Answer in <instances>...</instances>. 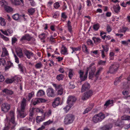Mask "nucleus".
<instances>
[{
  "label": "nucleus",
  "instance_id": "obj_58",
  "mask_svg": "<svg viewBox=\"0 0 130 130\" xmlns=\"http://www.w3.org/2000/svg\"><path fill=\"white\" fill-rule=\"evenodd\" d=\"M112 30L111 27L109 25H108L106 26V30L108 33H109Z\"/></svg>",
  "mask_w": 130,
  "mask_h": 130
},
{
  "label": "nucleus",
  "instance_id": "obj_26",
  "mask_svg": "<svg viewBox=\"0 0 130 130\" xmlns=\"http://www.w3.org/2000/svg\"><path fill=\"white\" fill-rule=\"evenodd\" d=\"M45 94V92L42 90H39L37 92V96L38 97L44 96Z\"/></svg>",
  "mask_w": 130,
  "mask_h": 130
},
{
  "label": "nucleus",
  "instance_id": "obj_53",
  "mask_svg": "<svg viewBox=\"0 0 130 130\" xmlns=\"http://www.w3.org/2000/svg\"><path fill=\"white\" fill-rule=\"evenodd\" d=\"M82 49L83 51L84 52L88 53V52L87 47L85 45L83 44V45Z\"/></svg>",
  "mask_w": 130,
  "mask_h": 130
},
{
  "label": "nucleus",
  "instance_id": "obj_64",
  "mask_svg": "<svg viewBox=\"0 0 130 130\" xmlns=\"http://www.w3.org/2000/svg\"><path fill=\"white\" fill-rule=\"evenodd\" d=\"M102 47L103 49V51H104V52H107L109 50V48L107 46H102Z\"/></svg>",
  "mask_w": 130,
  "mask_h": 130
},
{
  "label": "nucleus",
  "instance_id": "obj_39",
  "mask_svg": "<svg viewBox=\"0 0 130 130\" xmlns=\"http://www.w3.org/2000/svg\"><path fill=\"white\" fill-rule=\"evenodd\" d=\"M8 55V51L6 48L3 50L1 56L2 57H5Z\"/></svg>",
  "mask_w": 130,
  "mask_h": 130
},
{
  "label": "nucleus",
  "instance_id": "obj_34",
  "mask_svg": "<svg viewBox=\"0 0 130 130\" xmlns=\"http://www.w3.org/2000/svg\"><path fill=\"white\" fill-rule=\"evenodd\" d=\"M34 8H31L28 9V14L30 15H32L33 14L35 11Z\"/></svg>",
  "mask_w": 130,
  "mask_h": 130
},
{
  "label": "nucleus",
  "instance_id": "obj_5",
  "mask_svg": "<svg viewBox=\"0 0 130 130\" xmlns=\"http://www.w3.org/2000/svg\"><path fill=\"white\" fill-rule=\"evenodd\" d=\"M74 119V116L73 115L68 114L65 117L64 122L65 124L67 125L72 123Z\"/></svg>",
  "mask_w": 130,
  "mask_h": 130
},
{
  "label": "nucleus",
  "instance_id": "obj_3",
  "mask_svg": "<svg viewBox=\"0 0 130 130\" xmlns=\"http://www.w3.org/2000/svg\"><path fill=\"white\" fill-rule=\"evenodd\" d=\"M35 111L36 112L40 113H43V110L41 108H33L32 110L30 111L29 117H28V120L30 121H32V120L34 119V112Z\"/></svg>",
  "mask_w": 130,
  "mask_h": 130
},
{
  "label": "nucleus",
  "instance_id": "obj_9",
  "mask_svg": "<svg viewBox=\"0 0 130 130\" xmlns=\"http://www.w3.org/2000/svg\"><path fill=\"white\" fill-rule=\"evenodd\" d=\"M47 95L49 97H54L55 96V90L51 87L48 88L46 90Z\"/></svg>",
  "mask_w": 130,
  "mask_h": 130
},
{
  "label": "nucleus",
  "instance_id": "obj_56",
  "mask_svg": "<svg viewBox=\"0 0 130 130\" xmlns=\"http://www.w3.org/2000/svg\"><path fill=\"white\" fill-rule=\"evenodd\" d=\"M17 54L18 56L20 58H22L23 57L22 51L21 50L19 51V52H17Z\"/></svg>",
  "mask_w": 130,
  "mask_h": 130
},
{
  "label": "nucleus",
  "instance_id": "obj_48",
  "mask_svg": "<svg viewBox=\"0 0 130 130\" xmlns=\"http://www.w3.org/2000/svg\"><path fill=\"white\" fill-rule=\"evenodd\" d=\"M121 119L122 120H130V116H123L121 117Z\"/></svg>",
  "mask_w": 130,
  "mask_h": 130
},
{
  "label": "nucleus",
  "instance_id": "obj_61",
  "mask_svg": "<svg viewBox=\"0 0 130 130\" xmlns=\"http://www.w3.org/2000/svg\"><path fill=\"white\" fill-rule=\"evenodd\" d=\"M69 87L70 88L73 89L75 87V85L74 84V82H70L69 83Z\"/></svg>",
  "mask_w": 130,
  "mask_h": 130
},
{
  "label": "nucleus",
  "instance_id": "obj_8",
  "mask_svg": "<svg viewBox=\"0 0 130 130\" xmlns=\"http://www.w3.org/2000/svg\"><path fill=\"white\" fill-rule=\"evenodd\" d=\"M9 115L10 118V121L13 125L11 128L12 129H13L14 128L16 125V123L15 121L14 113V112L12 111H10L9 113Z\"/></svg>",
  "mask_w": 130,
  "mask_h": 130
},
{
  "label": "nucleus",
  "instance_id": "obj_51",
  "mask_svg": "<svg viewBox=\"0 0 130 130\" xmlns=\"http://www.w3.org/2000/svg\"><path fill=\"white\" fill-rule=\"evenodd\" d=\"M94 74V72L93 71L91 70L89 73V79L91 78L93 76Z\"/></svg>",
  "mask_w": 130,
  "mask_h": 130
},
{
  "label": "nucleus",
  "instance_id": "obj_54",
  "mask_svg": "<svg viewBox=\"0 0 130 130\" xmlns=\"http://www.w3.org/2000/svg\"><path fill=\"white\" fill-rule=\"evenodd\" d=\"M18 67L20 71L22 72H23L24 71V67L23 65L21 64H18Z\"/></svg>",
  "mask_w": 130,
  "mask_h": 130
},
{
  "label": "nucleus",
  "instance_id": "obj_46",
  "mask_svg": "<svg viewBox=\"0 0 130 130\" xmlns=\"http://www.w3.org/2000/svg\"><path fill=\"white\" fill-rule=\"evenodd\" d=\"M72 106L70 105H68L66 106L64 108H63V109L64 110L65 112L66 113L67 112Z\"/></svg>",
  "mask_w": 130,
  "mask_h": 130
},
{
  "label": "nucleus",
  "instance_id": "obj_40",
  "mask_svg": "<svg viewBox=\"0 0 130 130\" xmlns=\"http://www.w3.org/2000/svg\"><path fill=\"white\" fill-rule=\"evenodd\" d=\"M106 60L103 61L101 60H99L98 62V64L101 66H105L106 64Z\"/></svg>",
  "mask_w": 130,
  "mask_h": 130
},
{
  "label": "nucleus",
  "instance_id": "obj_7",
  "mask_svg": "<svg viewBox=\"0 0 130 130\" xmlns=\"http://www.w3.org/2000/svg\"><path fill=\"white\" fill-rule=\"evenodd\" d=\"M119 66V64L117 63L111 65L109 68V72L111 74L115 73L117 71Z\"/></svg>",
  "mask_w": 130,
  "mask_h": 130
},
{
  "label": "nucleus",
  "instance_id": "obj_2",
  "mask_svg": "<svg viewBox=\"0 0 130 130\" xmlns=\"http://www.w3.org/2000/svg\"><path fill=\"white\" fill-rule=\"evenodd\" d=\"M31 40L34 42L36 39L35 38L31 37L29 35L26 34L22 37L20 39V41L22 44L27 43V41H29Z\"/></svg>",
  "mask_w": 130,
  "mask_h": 130
},
{
  "label": "nucleus",
  "instance_id": "obj_38",
  "mask_svg": "<svg viewBox=\"0 0 130 130\" xmlns=\"http://www.w3.org/2000/svg\"><path fill=\"white\" fill-rule=\"evenodd\" d=\"M64 75L62 74H59L56 77V79L59 81L63 80V78L64 77Z\"/></svg>",
  "mask_w": 130,
  "mask_h": 130
},
{
  "label": "nucleus",
  "instance_id": "obj_11",
  "mask_svg": "<svg viewBox=\"0 0 130 130\" xmlns=\"http://www.w3.org/2000/svg\"><path fill=\"white\" fill-rule=\"evenodd\" d=\"M76 98L73 96H69L68 98L67 101L68 105H70L72 106L73 105V103L76 100Z\"/></svg>",
  "mask_w": 130,
  "mask_h": 130
},
{
  "label": "nucleus",
  "instance_id": "obj_33",
  "mask_svg": "<svg viewBox=\"0 0 130 130\" xmlns=\"http://www.w3.org/2000/svg\"><path fill=\"white\" fill-rule=\"evenodd\" d=\"M103 68L102 67L100 68L95 74L94 75L95 76L96 78L97 79L98 78L99 76L100 73L102 71Z\"/></svg>",
  "mask_w": 130,
  "mask_h": 130
},
{
  "label": "nucleus",
  "instance_id": "obj_25",
  "mask_svg": "<svg viewBox=\"0 0 130 130\" xmlns=\"http://www.w3.org/2000/svg\"><path fill=\"white\" fill-rule=\"evenodd\" d=\"M71 48L72 51L71 52L72 54H73L74 53H76V51H80L81 49V47L79 46L77 47H72Z\"/></svg>",
  "mask_w": 130,
  "mask_h": 130
},
{
  "label": "nucleus",
  "instance_id": "obj_10",
  "mask_svg": "<svg viewBox=\"0 0 130 130\" xmlns=\"http://www.w3.org/2000/svg\"><path fill=\"white\" fill-rule=\"evenodd\" d=\"M93 92L91 90H89L84 93L82 97V99L83 100H85L88 99L93 94Z\"/></svg>",
  "mask_w": 130,
  "mask_h": 130
},
{
  "label": "nucleus",
  "instance_id": "obj_31",
  "mask_svg": "<svg viewBox=\"0 0 130 130\" xmlns=\"http://www.w3.org/2000/svg\"><path fill=\"white\" fill-rule=\"evenodd\" d=\"M52 111L51 110H49L44 114V117H48L52 115Z\"/></svg>",
  "mask_w": 130,
  "mask_h": 130
},
{
  "label": "nucleus",
  "instance_id": "obj_60",
  "mask_svg": "<svg viewBox=\"0 0 130 130\" xmlns=\"http://www.w3.org/2000/svg\"><path fill=\"white\" fill-rule=\"evenodd\" d=\"M17 39L15 37L12 38V44L13 45L17 41Z\"/></svg>",
  "mask_w": 130,
  "mask_h": 130
},
{
  "label": "nucleus",
  "instance_id": "obj_23",
  "mask_svg": "<svg viewBox=\"0 0 130 130\" xmlns=\"http://www.w3.org/2000/svg\"><path fill=\"white\" fill-rule=\"evenodd\" d=\"M25 110H22L20 109L19 111V115L21 118H24L26 116V114L25 112Z\"/></svg>",
  "mask_w": 130,
  "mask_h": 130
},
{
  "label": "nucleus",
  "instance_id": "obj_36",
  "mask_svg": "<svg viewBox=\"0 0 130 130\" xmlns=\"http://www.w3.org/2000/svg\"><path fill=\"white\" fill-rule=\"evenodd\" d=\"M100 26L98 23L94 24L93 25V28L95 31H97L99 29Z\"/></svg>",
  "mask_w": 130,
  "mask_h": 130
},
{
  "label": "nucleus",
  "instance_id": "obj_57",
  "mask_svg": "<svg viewBox=\"0 0 130 130\" xmlns=\"http://www.w3.org/2000/svg\"><path fill=\"white\" fill-rule=\"evenodd\" d=\"M34 95V91H32L31 92L29 93L28 96L29 98L28 100H30Z\"/></svg>",
  "mask_w": 130,
  "mask_h": 130
},
{
  "label": "nucleus",
  "instance_id": "obj_19",
  "mask_svg": "<svg viewBox=\"0 0 130 130\" xmlns=\"http://www.w3.org/2000/svg\"><path fill=\"white\" fill-rule=\"evenodd\" d=\"M113 8L114 12L117 14L120 12L121 8L118 4L116 6H114Z\"/></svg>",
  "mask_w": 130,
  "mask_h": 130
},
{
  "label": "nucleus",
  "instance_id": "obj_41",
  "mask_svg": "<svg viewBox=\"0 0 130 130\" xmlns=\"http://www.w3.org/2000/svg\"><path fill=\"white\" fill-rule=\"evenodd\" d=\"M36 122L37 123H40L43 121L44 118L41 116H37L36 118Z\"/></svg>",
  "mask_w": 130,
  "mask_h": 130
},
{
  "label": "nucleus",
  "instance_id": "obj_12",
  "mask_svg": "<svg viewBox=\"0 0 130 130\" xmlns=\"http://www.w3.org/2000/svg\"><path fill=\"white\" fill-rule=\"evenodd\" d=\"M27 100L24 98H23L20 103V109L22 110H25L27 106L26 102Z\"/></svg>",
  "mask_w": 130,
  "mask_h": 130
},
{
  "label": "nucleus",
  "instance_id": "obj_50",
  "mask_svg": "<svg viewBox=\"0 0 130 130\" xmlns=\"http://www.w3.org/2000/svg\"><path fill=\"white\" fill-rule=\"evenodd\" d=\"M0 4L2 6L5 7V6H7V3L5 0H2L0 1Z\"/></svg>",
  "mask_w": 130,
  "mask_h": 130
},
{
  "label": "nucleus",
  "instance_id": "obj_17",
  "mask_svg": "<svg viewBox=\"0 0 130 130\" xmlns=\"http://www.w3.org/2000/svg\"><path fill=\"white\" fill-rule=\"evenodd\" d=\"M24 53L28 59H30L31 57L33 56L34 55L32 52L29 51L27 50H26L25 51Z\"/></svg>",
  "mask_w": 130,
  "mask_h": 130
},
{
  "label": "nucleus",
  "instance_id": "obj_30",
  "mask_svg": "<svg viewBox=\"0 0 130 130\" xmlns=\"http://www.w3.org/2000/svg\"><path fill=\"white\" fill-rule=\"evenodd\" d=\"M4 8L5 10L8 13L11 12L13 11V9L9 6H6L4 7Z\"/></svg>",
  "mask_w": 130,
  "mask_h": 130
},
{
  "label": "nucleus",
  "instance_id": "obj_20",
  "mask_svg": "<svg viewBox=\"0 0 130 130\" xmlns=\"http://www.w3.org/2000/svg\"><path fill=\"white\" fill-rule=\"evenodd\" d=\"M3 93L9 95H11L14 93V92L13 91L6 89H4L3 90Z\"/></svg>",
  "mask_w": 130,
  "mask_h": 130
},
{
  "label": "nucleus",
  "instance_id": "obj_55",
  "mask_svg": "<svg viewBox=\"0 0 130 130\" xmlns=\"http://www.w3.org/2000/svg\"><path fill=\"white\" fill-rule=\"evenodd\" d=\"M19 17V15L18 14H14L12 16L13 19L15 20H17Z\"/></svg>",
  "mask_w": 130,
  "mask_h": 130
},
{
  "label": "nucleus",
  "instance_id": "obj_24",
  "mask_svg": "<svg viewBox=\"0 0 130 130\" xmlns=\"http://www.w3.org/2000/svg\"><path fill=\"white\" fill-rule=\"evenodd\" d=\"M46 37V34L44 33H43L39 36V38L40 39L41 41L45 42V39Z\"/></svg>",
  "mask_w": 130,
  "mask_h": 130
},
{
  "label": "nucleus",
  "instance_id": "obj_47",
  "mask_svg": "<svg viewBox=\"0 0 130 130\" xmlns=\"http://www.w3.org/2000/svg\"><path fill=\"white\" fill-rule=\"evenodd\" d=\"M41 101V100L40 99H38L37 98L35 99L33 101V104L34 105H35L39 103Z\"/></svg>",
  "mask_w": 130,
  "mask_h": 130
},
{
  "label": "nucleus",
  "instance_id": "obj_49",
  "mask_svg": "<svg viewBox=\"0 0 130 130\" xmlns=\"http://www.w3.org/2000/svg\"><path fill=\"white\" fill-rule=\"evenodd\" d=\"M42 65V63L40 62L37 63L35 65V67L37 69H40L41 68Z\"/></svg>",
  "mask_w": 130,
  "mask_h": 130
},
{
  "label": "nucleus",
  "instance_id": "obj_6",
  "mask_svg": "<svg viewBox=\"0 0 130 130\" xmlns=\"http://www.w3.org/2000/svg\"><path fill=\"white\" fill-rule=\"evenodd\" d=\"M88 71V69L86 71L85 74L84 75V71L81 70H79L78 73L79 75V77L82 81H84L86 80L87 77Z\"/></svg>",
  "mask_w": 130,
  "mask_h": 130
},
{
  "label": "nucleus",
  "instance_id": "obj_37",
  "mask_svg": "<svg viewBox=\"0 0 130 130\" xmlns=\"http://www.w3.org/2000/svg\"><path fill=\"white\" fill-rule=\"evenodd\" d=\"M0 24L2 26H4L6 24L5 20L2 17H0Z\"/></svg>",
  "mask_w": 130,
  "mask_h": 130
},
{
  "label": "nucleus",
  "instance_id": "obj_42",
  "mask_svg": "<svg viewBox=\"0 0 130 130\" xmlns=\"http://www.w3.org/2000/svg\"><path fill=\"white\" fill-rule=\"evenodd\" d=\"M5 82L7 84L11 83L14 82L13 77L11 79L7 78L5 80Z\"/></svg>",
  "mask_w": 130,
  "mask_h": 130
},
{
  "label": "nucleus",
  "instance_id": "obj_18",
  "mask_svg": "<svg viewBox=\"0 0 130 130\" xmlns=\"http://www.w3.org/2000/svg\"><path fill=\"white\" fill-rule=\"evenodd\" d=\"M60 103V99L59 98H56L54 100L52 104L53 106L55 107L58 105Z\"/></svg>",
  "mask_w": 130,
  "mask_h": 130
},
{
  "label": "nucleus",
  "instance_id": "obj_29",
  "mask_svg": "<svg viewBox=\"0 0 130 130\" xmlns=\"http://www.w3.org/2000/svg\"><path fill=\"white\" fill-rule=\"evenodd\" d=\"M92 39L94 41V43L96 44L99 43L101 41V39L99 37H93L92 38Z\"/></svg>",
  "mask_w": 130,
  "mask_h": 130
},
{
  "label": "nucleus",
  "instance_id": "obj_35",
  "mask_svg": "<svg viewBox=\"0 0 130 130\" xmlns=\"http://www.w3.org/2000/svg\"><path fill=\"white\" fill-rule=\"evenodd\" d=\"M113 103V101L112 100H109L107 101L105 103L104 105V106H106V107H107L110 105L112 104Z\"/></svg>",
  "mask_w": 130,
  "mask_h": 130
},
{
  "label": "nucleus",
  "instance_id": "obj_59",
  "mask_svg": "<svg viewBox=\"0 0 130 130\" xmlns=\"http://www.w3.org/2000/svg\"><path fill=\"white\" fill-rule=\"evenodd\" d=\"M53 121H51L50 120H49L43 123L44 125L46 126V125H48L51 123H53Z\"/></svg>",
  "mask_w": 130,
  "mask_h": 130
},
{
  "label": "nucleus",
  "instance_id": "obj_44",
  "mask_svg": "<svg viewBox=\"0 0 130 130\" xmlns=\"http://www.w3.org/2000/svg\"><path fill=\"white\" fill-rule=\"evenodd\" d=\"M73 70L70 69L69 70V72L68 74V76L69 78L71 79L73 76Z\"/></svg>",
  "mask_w": 130,
  "mask_h": 130
},
{
  "label": "nucleus",
  "instance_id": "obj_22",
  "mask_svg": "<svg viewBox=\"0 0 130 130\" xmlns=\"http://www.w3.org/2000/svg\"><path fill=\"white\" fill-rule=\"evenodd\" d=\"M112 127V124H108L104 125L101 128V129L103 130H109Z\"/></svg>",
  "mask_w": 130,
  "mask_h": 130
},
{
  "label": "nucleus",
  "instance_id": "obj_15",
  "mask_svg": "<svg viewBox=\"0 0 130 130\" xmlns=\"http://www.w3.org/2000/svg\"><path fill=\"white\" fill-rule=\"evenodd\" d=\"M12 3L15 6L19 5H21V3L22 4H24V2L23 0H11Z\"/></svg>",
  "mask_w": 130,
  "mask_h": 130
},
{
  "label": "nucleus",
  "instance_id": "obj_13",
  "mask_svg": "<svg viewBox=\"0 0 130 130\" xmlns=\"http://www.w3.org/2000/svg\"><path fill=\"white\" fill-rule=\"evenodd\" d=\"M2 110L4 112H7L10 108L9 104L7 103H4L2 106Z\"/></svg>",
  "mask_w": 130,
  "mask_h": 130
},
{
  "label": "nucleus",
  "instance_id": "obj_52",
  "mask_svg": "<svg viewBox=\"0 0 130 130\" xmlns=\"http://www.w3.org/2000/svg\"><path fill=\"white\" fill-rule=\"evenodd\" d=\"M14 82L15 83L18 82L21 80V79L20 78L17 76H14L13 77Z\"/></svg>",
  "mask_w": 130,
  "mask_h": 130
},
{
  "label": "nucleus",
  "instance_id": "obj_4",
  "mask_svg": "<svg viewBox=\"0 0 130 130\" xmlns=\"http://www.w3.org/2000/svg\"><path fill=\"white\" fill-rule=\"evenodd\" d=\"M52 85L57 91V94L58 95H61L63 94V89L62 85L56 84H53Z\"/></svg>",
  "mask_w": 130,
  "mask_h": 130
},
{
  "label": "nucleus",
  "instance_id": "obj_45",
  "mask_svg": "<svg viewBox=\"0 0 130 130\" xmlns=\"http://www.w3.org/2000/svg\"><path fill=\"white\" fill-rule=\"evenodd\" d=\"M0 36L5 41H7L9 40V38L8 37H7L5 36L0 32Z\"/></svg>",
  "mask_w": 130,
  "mask_h": 130
},
{
  "label": "nucleus",
  "instance_id": "obj_1",
  "mask_svg": "<svg viewBox=\"0 0 130 130\" xmlns=\"http://www.w3.org/2000/svg\"><path fill=\"white\" fill-rule=\"evenodd\" d=\"M108 113L104 114L102 112H100L99 113L95 114L93 117V121L95 123L101 121L109 115Z\"/></svg>",
  "mask_w": 130,
  "mask_h": 130
},
{
  "label": "nucleus",
  "instance_id": "obj_43",
  "mask_svg": "<svg viewBox=\"0 0 130 130\" xmlns=\"http://www.w3.org/2000/svg\"><path fill=\"white\" fill-rule=\"evenodd\" d=\"M6 61L3 58H0V66H4L6 64Z\"/></svg>",
  "mask_w": 130,
  "mask_h": 130
},
{
  "label": "nucleus",
  "instance_id": "obj_21",
  "mask_svg": "<svg viewBox=\"0 0 130 130\" xmlns=\"http://www.w3.org/2000/svg\"><path fill=\"white\" fill-rule=\"evenodd\" d=\"M94 106V104L93 103H91L89 106L88 108H86L85 110L83 113V114H85L88 113L89 111H90L92 108Z\"/></svg>",
  "mask_w": 130,
  "mask_h": 130
},
{
  "label": "nucleus",
  "instance_id": "obj_28",
  "mask_svg": "<svg viewBox=\"0 0 130 130\" xmlns=\"http://www.w3.org/2000/svg\"><path fill=\"white\" fill-rule=\"evenodd\" d=\"M61 54L63 55H67L68 53L67 51V48L65 47H63L61 50Z\"/></svg>",
  "mask_w": 130,
  "mask_h": 130
},
{
  "label": "nucleus",
  "instance_id": "obj_62",
  "mask_svg": "<svg viewBox=\"0 0 130 130\" xmlns=\"http://www.w3.org/2000/svg\"><path fill=\"white\" fill-rule=\"evenodd\" d=\"M60 6L59 3L58 2H56L54 4V7L56 9H58Z\"/></svg>",
  "mask_w": 130,
  "mask_h": 130
},
{
  "label": "nucleus",
  "instance_id": "obj_27",
  "mask_svg": "<svg viewBox=\"0 0 130 130\" xmlns=\"http://www.w3.org/2000/svg\"><path fill=\"white\" fill-rule=\"evenodd\" d=\"M68 29L69 31L71 34L73 32L72 27L71 26V22L70 21H68L67 23Z\"/></svg>",
  "mask_w": 130,
  "mask_h": 130
},
{
  "label": "nucleus",
  "instance_id": "obj_32",
  "mask_svg": "<svg viewBox=\"0 0 130 130\" xmlns=\"http://www.w3.org/2000/svg\"><path fill=\"white\" fill-rule=\"evenodd\" d=\"M61 20L63 21H64L68 18V16L65 12H62L61 14Z\"/></svg>",
  "mask_w": 130,
  "mask_h": 130
},
{
  "label": "nucleus",
  "instance_id": "obj_16",
  "mask_svg": "<svg viewBox=\"0 0 130 130\" xmlns=\"http://www.w3.org/2000/svg\"><path fill=\"white\" fill-rule=\"evenodd\" d=\"M90 88V86L89 84L88 83L86 82L83 85L81 91L82 92H84L86 90L89 89Z\"/></svg>",
  "mask_w": 130,
  "mask_h": 130
},
{
  "label": "nucleus",
  "instance_id": "obj_14",
  "mask_svg": "<svg viewBox=\"0 0 130 130\" xmlns=\"http://www.w3.org/2000/svg\"><path fill=\"white\" fill-rule=\"evenodd\" d=\"M130 85V75H129L127 78V81L124 82L123 83V88L127 89L129 88Z\"/></svg>",
  "mask_w": 130,
  "mask_h": 130
},
{
  "label": "nucleus",
  "instance_id": "obj_63",
  "mask_svg": "<svg viewBox=\"0 0 130 130\" xmlns=\"http://www.w3.org/2000/svg\"><path fill=\"white\" fill-rule=\"evenodd\" d=\"M8 64L9 65L5 67V70H7L9 68H10L11 67L12 65L13 64L11 62H9L8 63Z\"/></svg>",
  "mask_w": 130,
  "mask_h": 130
}]
</instances>
